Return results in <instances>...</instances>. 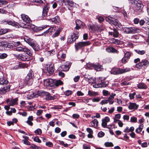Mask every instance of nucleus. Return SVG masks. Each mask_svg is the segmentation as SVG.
Instances as JSON below:
<instances>
[{
    "label": "nucleus",
    "mask_w": 149,
    "mask_h": 149,
    "mask_svg": "<svg viewBox=\"0 0 149 149\" xmlns=\"http://www.w3.org/2000/svg\"><path fill=\"white\" fill-rule=\"evenodd\" d=\"M21 17L24 22V23H20L19 24L22 28L32 29L34 31L37 32L41 31L47 27V25H42L39 27L36 26L31 23V21L28 15L23 14L21 15Z\"/></svg>",
    "instance_id": "1"
},
{
    "label": "nucleus",
    "mask_w": 149,
    "mask_h": 149,
    "mask_svg": "<svg viewBox=\"0 0 149 149\" xmlns=\"http://www.w3.org/2000/svg\"><path fill=\"white\" fill-rule=\"evenodd\" d=\"M105 80L104 78L100 77L97 79L96 81L95 78L91 77L88 79V82L89 84H95L93 85L95 88L105 87L108 85L109 81Z\"/></svg>",
    "instance_id": "2"
},
{
    "label": "nucleus",
    "mask_w": 149,
    "mask_h": 149,
    "mask_svg": "<svg viewBox=\"0 0 149 149\" xmlns=\"http://www.w3.org/2000/svg\"><path fill=\"white\" fill-rule=\"evenodd\" d=\"M123 31L127 34L134 33L140 32L139 29L136 27H123L122 28Z\"/></svg>",
    "instance_id": "3"
},
{
    "label": "nucleus",
    "mask_w": 149,
    "mask_h": 149,
    "mask_svg": "<svg viewBox=\"0 0 149 149\" xmlns=\"http://www.w3.org/2000/svg\"><path fill=\"white\" fill-rule=\"evenodd\" d=\"M130 70L129 68L121 69L119 68H113L111 71V73L114 74L123 73Z\"/></svg>",
    "instance_id": "4"
},
{
    "label": "nucleus",
    "mask_w": 149,
    "mask_h": 149,
    "mask_svg": "<svg viewBox=\"0 0 149 149\" xmlns=\"http://www.w3.org/2000/svg\"><path fill=\"white\" fill-rule=\"evenodd\" d=\"M33 74L30 71L26 77L25 82V83L29 86L33 84V79L32 78Z\"/></svg>",
    "instance_id": "5"
},
{
    "label": "nucleus",
    "mask_w": 149,
    "mask_h": 149,
    "mask_svg": "<svg viewBox=\"0 0 149 149\" xmlns=\"http://www.w3.org/2000/svg\"><path fill=\"white\" fill-rule=\"evenodd\" d=\"M90 44V43L89 41L79 42L75 44V48L76 50L77 51L83 47L89 45Z\"/></svg>",
    "instance_id": "6"
},
{
    "label": "nucleus",
    "mask_w": 149,
    "mask_h": 149,
    "mask_svg": "<svg viewBox=\"0 0 149 149\" xmlns=\"http://www.w3.org/2000/svg\"><path fill=\"white\" fill-rule=\"evenodd\" d=\"M45 68L46 70V73H48L49 74H51L53 73L54 70V64L53 63H51L48 65L47 66V67H45Z\"/></svg>",
    "instance_id": "7"
},
{
    "label": "nucleus",
    "mask_w": 149,
    "mask_h": 149,
    "mask_svg": "<svg viewBox=\"0 0 149 149\" xmlns=\"http://www.w3.org/2000/svg\"><path fill=\"white\" fill-rule=\"evenodd\" d=\"M79 36V33L77 31H74L73 35H71L69 38L68 39V41L70 43L74 41L77 39Z\"/></svg>",
    "instance_id": "8"
},
{
    "label": "nucleus",
    "mask_w": 149,
    "mask_h": 149,
    "mask_svg": "<svg viewBox=\"0 0 149 149\" xmlns=\"http://www.w3.org/2000/svg\"><path fill=\"white\" fill-rule=\"evenodd\" d=\"M44 84L47 87L54 86V80L51 79H46L44 81Z\"/></svg>",
    "instance_id": "9"
},
{
    "label": "nucleus",
    "mask_w": 149,
    "mask_h": 149,
    "mask_svg": "<svg viewBox=\"0 0 149 149\" xmlns=\"http://www.w3.org/2000/svg\"><path fill=\"white\" fill-rule=\"evenodd\" d=\"M76 29H78L80 28H84L85 26V24L80 20H77L76 21Z\"/></svg>",
    "instance_id": "10"
},
{
    "label": "nucleus",
    "mask_w": 149,
    "mask_h": 149,
    "mask_svg": "<svg viewBox=\"0 0 149 149\" xmlns=\"http://www.w3.org/2000/svg\"><path fill=\"white\" fill-rule=\"evenodd\" d=\"M24 40L27 43H28L31 46H33V43L36 41L34 40L29 38L27 36H26L24 37Z\"/></svg>",
    "instance_id": "11"
},
{
    "label": "nucleus",
    "mask_w": 149,
    "mask_h": 149,
    "mask_svg": "<svg viewBox=\"0 0 149 149\" xmlns=\"http://www.w3.org/2000/svg\"><path fill=\"white\" fill-rule=\"evenodd\" d=\"M2 22L3 23L5 24H8L9 25H10L12 26H15L16 27L17 26H18L17 23L11 20H4Z\"/></svg>",
    "instance_id": "12"
},
{
    "label": "nucleus",
    "mask_w": 149,
    "mask_h": 149,
    "mask_svg": "<svg viewBox=\"0 0 149 149\" xmlns=\"http://www.w3.org/2000/svg\"><path fill=\"white\" fill-rule=\"evenodd\" d=\"M136 3V6L135 7L136 10L139 11V12H142V8L143 7V5L140 2H137L136 1L135 2Z\"/></svg>",
    "instance_id": "13"
},
{
    "label": "nucleus",
    "mask_w": 149,
    "mask_h": 149,
    "mask_svg": "<svg viewBox=\"0 0 149 149\" xmlns=\"http://www.w3.org/2000/svg\"><path fill=\"white\" fill-rule=\"evenodd\" d=\"M70 66V65L69 62H66L65 63L64 65L61 66V67L63 71H66L69 70Z\"/></svg>",
    "instance_id": "14"
},
{
    "label": "nucleus",
    "mask_w": 149,
    "mask_h": 149,
    "mask_svg": "<svg viewBox=\"0 0 149 149\" xmlns=\"http://www.w3.org/2000/svg\"><path fill=\"white\" fill-rule=\"evenodd\" d=\"M139 105L135 103L130 102V103L128 108L130 109L134 110L136 109L138 107Z\"/></svg>",
    "instance_id": "15"
},
{
    "label": "nucleus",
    "mask_w": 149,
    "mask_h": 149,
    "mask_svg": "<svg viewBox=\"0 0 149 149\" xmlns=\"http://www.w3.org/2000/svg\"><path fill=\"white\" fill-rule=\"evenodd\" d=\"M10 90V87L9 86L1 88L0 89V94L1 95L4 94Z\"/></svg>",
    "instance_id": "16"
},
{
    "label": "nucleus",
    "mask_w": 149,
    "mask_h": 149,
    "mask_svg": "<svg viewBox=\"0 0 149 149\" xmlns=\"http://www.w3.org/2000/svg\"><path fill=\"white\" fill-rule=\"evenodd\" d=\"M18 58L19 59L23 61H28L30 58L29 56L23 54H19L18 56Z\"/></svg>",
    "instance_id": "17"
},
{
    "label": "nucleus",
    "mask_w": 149,
    "mask_h": 149,
    "mask_svg": "<svg viewBox=\"0 0 149 149\" xmlns=\"http://www.w3.org/2000/svg\"><path fill=\"white\" fill-rule=\"evenodd\" d=\"M110 121V119L108 117H106L102 120V126L104 127H106L107 126V123Z\"/></svg>",
    "instance_id": "18"
},
{
    "label": "nucleus",
    "mask_w": 149,
    "mask_h": 149,
    "mask_svg": "<svg viewBox=\"0 0 149 149\" xmlns=\"http://www.w3.org/2000/svg\"><path fill=\"white\" fill-rule=\"evenodd\" d=\"M8 83V81L4 79L2 73L0 72V84H6Z\"/></svg>",
    "instance_id": "19"
},
{
    "label": "nucleus",
    "mask_w": 149,
    "mask_h": 149,
    "mask_svg": "<svg viewBox=\"0 0 149 149\" xmlns=\"http://www.w3.org/2000/svg\"><path fill=\"white\" fill-rule=\"evenodd\" d=\"M91 66H92L97 71H100L102 69V66L99 64H91Z\"/></svg>",
    "instance_id": "20"
},
{
    "label": "nucleus",
    "mask_w": 149,
    "mask_h": 149,
    "mask_svg": "<svg viewBox=\"0 0 149 149\" xmlns=\"http://www.w3.org/2000/svg\"><path fill=\"white\" fill-rule=\"evenodd\" d=\"M16 50L18 52H25L26 50H27L26 47L22 45L17 47L16 48Z\"/></svg>",
    "instance_id": "21"
},
{
    "label": "nucleus",
    "mask_w": 149,
    "mask_h": 149,
    "mask_svg": "<svg viewBox=\"0 0 149 149\" xmlns=\"http://www.w3.org/2000/svg\"><path fill=\"white\" fill-rule=\"evenodd\" d=\"M49 21L52 22L53 23L56 24H59L60 22V19L59 17L57 16H56L52 19H50Z\"/></svg>",
    "instance_id": "22"
},
{
    "label": "nucleus",
    "mask_w": 149,
    "mask_h": 149,
    "mask_svg": "<svg viewBox=\"0 0 149 149\" xmlns=\"http://www.w3.org/2000/svg\"><path fill=\"white\" fill-rule=\"evenodd\" d=\"M66 56V54L63 53H62V52H60L58 53L57 55L58 58L62 60L65 58Z\"/></svg>",
    "instance_id": "23"
},
{
    "label": "nucleus",
    "mask_w": 149,
    "mask_h": 149,
    "mask_svg": "<svg viewBox=\"0 0 149 149\" xmlns=\"http://www.w3.org/2000/svg\"><path fill=\"white\" fill-rule=\"evenodd\" d=\"M45 95H46L45 99L47 100H54L56 98L55 96H51L50 94L48 93H46Z\"/></svg>",
    "instance_id": "24"
},
{
    "label": "nucleus",
    "mask_w": 149,
    "mask_h": 149,
    "mask_svg": "<svg viewBox=\"0 0 149 149\" xmlns=\"http://www.w3.org/2000/svg\"><path fill=\"white\" fill-rule=\"evenodd\" d=\"M111 24H113L115 26H117L119 28H120L121 26L120 23L118 21L117 19H115L114 18H113V20H112Z\"/></svg>",
    "instance_id": "25"
},
{
    "label": "nucleus",
    "mask_w": 149,
    "mask_h": 149,
    "mask_svg": "<svg viewBox=\"0 0 149 149\" xmlns=\"http://www.w3.org/2000/svg\"><path fill=\"white\" fill-rule=\"evenodd\" d=\"M49 7L47 6H45L43 8L42 12V15L44 17L46 16L47 14Z\"/></svg>",
    "instance_id": "26"
},
{
    "label": "nucleus",
    "mask_w": 149,
    "mask_h": 149,
    "mask_svg": "<svg viewBox=\"0 0 149 149\" xmlns=\"http://www.w3.org/2000/svg\"><path fill=\"white\" fill-rule=\"evenodd\" d=\"M36 51H38L40 49V47L36 41L33 43V46H31Z\"/></svg>",
    "instance_id": "27"
},
{
    "label": "nucleus",
    "mask_w": 149,
    "mask_h": 149,
    "mask_svg": "<svg viewBox=\"0 0 149 149\" xmlns=\"http://www.w3.org/2000/svg\"><path fill=\"white\" fill-rule=\"evenodd\" d=\"M33 120V116H29L28 118V120L26 122L27 124L30 126H32L33 125V123L32 122V121Z\"/></svg>",
    "instance_id": "28"
},
{
    "label": "nucleus",
    "mask_w": 149,
    "mask_h": 149,
    "mask_svg": "<svg viewBox=\"0 0 149 149\" xmlns=\"http://www.w3.org/2000/svg\"><path fill=\"white\" fill-rule=\"evenodd\" d=\"M106 51L108 52L117 53V50L112 47H109L106 49Z\"/></svg>",
    "instance_id": "29"
},
{
    "label": "nucleus",
    "mask_w": 149,
    "mask_h": 149,
    "mask_svg": "<svg viewBox=\"0 0 149 149\" xmlns=\"http://www.w3.org/2000/svg\"><path fill=\"white\" fill-rule=\"evenodd\" d=\"M64 2L65 5H68L70 7H72L74 5V3L72 1L69 0H64Z\"/></svg>",
    "instance_id": "30"
},
{
    "label": "nucleus",
    "mask_w": 149,
    "mask_h": 149,
    "mask_svg": "<svg viewBox=\"0 0 149 149\" xmlns=\"http://www.w3.org/2000/svg\"><path fill=\"white\" fill-rule=\"evenodd\" d=\"M143 124H141L139 125V127L135 130V132L137 133H139L142 131L143 128Z\"/></svg>",
    "instance_id": "31"
},
{
    "label": "nucleus",
    "mask_w": 149,
    "mask_h": 149,
    "mask_svg": "<svg viewBox=\"0 0 149 149\" xmlns=\"http://www.w3.org/2000/svg\"><path fill=\"white\" fill-rule=\"evenodd\" d=\"M141 62L143 66H148L149 65V61L146 59L142 60Z\"/></svg>",
    "instance_id": "32"
},
{
    "label": "nucleus",
    "mask_w": 149,
    "mask_h": 149,
    "mask_svg": "<svg viewBox=\"0 0 149 149\" xmlns=\"http://www.w3.org/2000/svg\"><path fill=\"white\" fill-rule=\"evenodd\" d=\"M17 100L18 99L17 98L11 100L9 103V105L11 106H13L14 105L17 104Z\"/></svg>",
    "instance_id": "33"
},
{
    "label": "nucleus",
    "mask_w": 149,
    "mask_h": 149,
    "mask_svg": "<svg viewBox=\"0 0 149 149\" xmlns=\"http://www.w3.org/2000/svg\"><path fill=\"white\" fill-rule=\"evenodd\" d=\"M98 121L96 119H94L91 122V124L92 126L95 127L97 126Z\"/></svg>",
    "instance_id": "34"
},
{
    "label": "nucleus",
    "mask_w": 149,
    "mask_h": 149,
    "mask_svg": "<svg viewBox=\"0 0 149 149\" xmlns=\"http://www.w3.org/2000/svg\"><path fill=\"white\" fill-rule=\"evenodd\" d=\"M88 95L90 96H95L98 95V93L97 92L89 90L88 91Z\"/></svg>",
    "instance_id": "35"
},
{
    "label": "nucleus",
    "mask_w": 149,
    "mask_h": 149,
    "mask_svg": "<svg viewBox=\"0 0 149 149\" xmlns=\"http://www.w3.org/2000/svg\"><path fill=\"white\" fill-rule=\"evenodd\" d=\"M54 86L55 85L56 86H58L59 85H62L63 84V82L60 80L56 81L55 80H54Z\"/></svg>",
    "instance_id": "36"
},
{
    "label": "nucleus",
    "mask_w": 149,
    "mask_h": 149,
    "mask_svg": "<svg viewBox=\"0 0 149 149\" xmlns=\"http://www.w3.org/2000/svg\"><path fill=\"white\" fill-rule=\"evenodd\" d=\"M134 51L137 54L141 55H143L145 53V51L144 50H140L139 49H135Z\"/></svg>",
    "instance_id": "37"
},
{
    "label": "nucleus",
    "mask_w": 149,
    "mask_h": 149,
    "mask_svg": "<svg viewBox=\"0 0 149 149\" xmlns=\"http://www.w3.org/2000/svg\"><path fill=\"white\" fill-rule=\"evenodd\" d=\"M138 87L140 89H146L147 88V86L144 84L142 83H139L138 85Z\"/></svg>",
    "instance_id": "38"
},
{
    "label": "nucleus",
    "mask_w": 149,
    "mask_h": 149,
    "mask_svg": "<svg viewBox=\"0 0 149 149\" xmlns=\"http://www.w3.org/2000/svg\"><path fill=\"white\" fill-rule=\"evenodd\" d=\"M88 27L89 30L94 31L95 30V26L93 24H89L88 25Z\"/></svg>",
    "instance_id": "39"
},
{
    "label": "nucleus",
    "mask_w": 149,
    "mask_h": 149,
    "mask_svg": "<svg viewBox=\"0 0 149 149\" xmlns=\"http://www.w3.org/2000/svg\"><path fill=\"white\" fill-rule=\"evenodd\" d=\"M7 47L6 45L3 42L1 43V45H0V49L1 50H3L6 49Z\"/></svg>",
    "instance_id": "40"
},
{
    "label": "nucleus",
    "mask_w": 149,
    "mask_h": 149,
    "mask_svg": "<svg viewBox=\"0 0 149 149\" xmlns=\"http://www.w3.org/2000/svg\"><path fill=\"white\" fill-rule=\"evenodd\" d=\"M56 28L55 27H51L48 30L49 33H51L54 32L56 30Z\"/></svg>",
    "instance_id": "41"
},
{
    "label": "nucleus",
    "mask_w": 149,
    "mask_h": 149,
    "mask_svg": "<svg viewBox=\"0 0 149 149\" xmlns=\"http://www.w3.org/2000/svg\"><path fill=\"white\" fill-rule=\"evenodd\" d=\"M61 31V30L60 29L56 31L55 33L52 36V37L53 38H55L58 36L60 33Z\"/></svg>",
    "instance_id": "42"
},
{
    "label": "nucleus",
    "mask_w": 149,
    "mask_h": 149,
    "mask_svg": "<svg viewBox=\"0 0 149 149\" xmlns=\"http://www.w3.org/2000/svg\"><path fill=\"white\" fill-rule=\"evenodd\" d=\"M34 133L37 135H40L42 133L41 130L39 128H38L36 130L34 131Z\"/></svg>",
    "instance_id": "43"
},
{
    "label": "nucleus",
    "mask_w": 149,
    "mask_h": 149,
    "mask_svg": "<svg viewBox=\"0 0 149 149\" xmlns=\"http://www.w3.org/2000/svg\"><path fill=\"white\" fill-rule=\"evenodd\" d=\"M113 30V36L114 37H118V31L115 29H114Z\"/></svg>",
    "instance_id": "44"
},
{
    "label": "nucleus",
    "mask_w": 149,
    "mask_h": 149,
    "mask_svg": "<svg viewBox=\"0 0 149 149\" xmlns=\"http://www.w3.org/2000/svg\"><path fill=\"white\" fill-rule=\"evenodd\" d=\"M7 3V1L4 0H0V7H2Z\"/></svg>",
    "instance_id": "45"
},
{
    "label": "nucleus",
    "mask_w": 149,
    "mask_h": 149,
    "mask_svg": "<svg viewBox=\"0 0 149 149\" xmlns=\"http://www.w3.org/2000/svg\"><path fill=\"white\" fill-rule=\"evenodd\" d=\"M113 18L111 17H108L106 18L105 19L107 22H108L110 24H111L112 22V20H113Z\"/></svg>",
    "instance_id": "46"
},
{
    "label": "nucleus",
    "mask_w": 149,
    "mask_h": 149,
    "mask_svg": "<svg viewBox=\"0 0 149 149\" xmlns=\"http://www.w3.org/2000/svg\"><path fill=\"white\" fill-rule=\"evenodd\" d=\"M104 145L106 147H111L113 146V145L111 142H107L105 143Z\"/></svg>",
    "instance_id": "47"
},
{
    "label": "nucleus",
    "mask_w": 149,
    "mask_h": 149,
    "mask_svg": "<svg viewBox=\"0 0 149 149\" xmlns=\"http://www.w3.org/2000/svg\"><path fill=\"white\" fill-rule=\"evenodd\" d=\"M102 93L104 95L107 96L109 95L110 93L107 91L104 90L102 91Z\"/></svg>",
    "instance_id": "48"
},
{
    "label": "nucleus",
    "mask_w": 149,
    "mask_h": 149,
    "mask_svg": "<svg viewBox=\"0 0 149 149\" xmlns=\"http://www.w3.org/2000/svg\"><path fill=\"white\" fill-rule=\"evenodd\" d=\"M34 141L38 143H40L41 142V141L39 139L38 136H35L33 138Z\"/></svg>",
    "instance_id": "49"
},
{
    "label": "nucleus",
    "mask_w": 149,
    "mask_h": 149,
    "mask_svg": "<svg viewBox=\"0 0 149 149\" xmlns=\"http://www.w3.org/2000/svg\"><path fill=\"white\" fill-rule=\"evenodd\" d=\"M114 98H111L109 97L107 100H108V102L109 103V104H113L114 102L113 101Z\"/></svg>",
    "instance_id": "50"
},
{
    "label": "nucleus",
    "mask_w": 149,
    "mask_h": 149,
    "mask_svg": "<svg viewBox=\"0 0 149 149\" xmlns=\"http://www.w3.org/2000/svg\"><path fill=\"white\" fill-rule=\"evenodd\" d=\"M100 100V97H98L92 99V101L93 102H98Z\"/></svg>",
    "instance_id": "51"
},
{
    "label": "nucleus",
    "mask_w": 149,
    "mask_h": 149,
    "mask_svg": "<svg viewBox=\"0 0 149 149\" xmlns=\"http://www.w3.org/2000/svg\"><path fill=\"white\" fill-rule=\"evenodd\" d=\"M72 94V91L70 90H67L64 92V94L67 96H69Z\"/></svg>",
    "instance_id": "52"
},
{
    "label": "nucleus",
    "mask_w": 149,
    "mask_h": 149,
    "mask_svg": "<svg viewBox=\"0 0 149 149\" xmlns=\"http://www.w3.org/2000/svg\"><path fill=\"white\" fill-rule=\"evenodd\" d=\"M7 32V30L4 29H0V35L5 33Z\"/></svg>",
    "instance_id": "53"
},
{
    "label": "nucleus",
    "mask_w": 149,
    "mask_h": 149,
    "mask_svg": "<svg viewBox=\"0 0 149 149\" xmlns=\"http://www.w3.org/2000/svg\"><path fill=\"white\" fill-rule=\"evenodd\" d=\"M7 56V55L5 53L2 54L0 55V59H3L6 58Z\"/></svg>",
    "instance_id": "54"
},
{
    "label": "nucleus",
    "mask_w": 149,
    "mask_h": 149,
    "mask_svg": "<svg viewBox=\"0 0 149 149\" xmlns=\"http://www.w3.org/2000/svg\"><path fill=\"white\" fill-rule=\"evenodd\" d=\"M19 66L22 68H26L27 67V65L25 63H21L19 65Z\"/></svg>",
    "instance_id": "55"
},
{
    "label": "nucleus",
    "mask_w": 149,
    "mask_h": 149,
    "mask_svg": "<svg viewBox=\"0 0 149 149\" xmlns=\"http://www.w3.org/2000/svg\"><path fill=\"white\" fill-rule=\"evenodd\" d=\"M27 50L25 51V53H26L29 56H31L32 55V54L31 51L26 48Z\"/></svg>",
    "instance_id": "56"
},
{
    "label": "nucleus",
    "mask_w": 149,
    "mask_h": 149,
    "mask_svg": "<svg viewBox=\"0 0 149 149\" xmlns=\"http://www.w3.org/2000/svg\"><path fill=\"white\" fill-rule=\"evenodd\" d=\"M130 53L129 52H127L125 53L124 57L127 58L128 59L130 58Z\"/></svg>",
    "instance_id": "57"
},
{
    "label": "nucleus",
    "mask_w": 149,
    "mask_h": 149,
    "mask_svg": "<svg viewBox=\"0 0 149 149\" xmlns=\"http://www.w3.org/2000/svg\"><path fill=\"white\" fill-rule=\"evenodd\" d=\"M31 148L33 149H41L40 147H38L35 144H32L31 146Z\"/></svg>",
    "instance_id": "58"
},
{
    "label": "nucleus",
    "mask_w": 149,
    "mask_h": 149,
    "mask_svg": "<svg viewBox=\"0 0 149 149\" xmlns=\"http://www.w3.org/2000/svg\"><path fill=\"white\" fill-rule=\"evenodd\" d=\"M136 94L135 93H130L129 95L130 99L131 100L133 99L134 98V96Z\"/></svg>",
    "instance_id": "59"
},
{
    "label": "nucleus",
    "mask_w": 149,
    "mask_h": 149,
    "mask_svg": "<svg viewBox=\"0 0 149 149\" xmlns=\"http://www.w3.org/2000/svg\"><path fill=\"white\" fill-rule=\"evenodd\" d=\"M46 146L50 147H52L53 146L52 143L50 142H46Z\"/></svg>",
    "instance_id": "60"
},
{
    "label": "nucleus",
    "mask_w": 149,
    "mask_h": 149,
    "mask_svg": "<svg viewBox=\"0 0 149 149\" xmlns=\"http://www.w3.org/2000/svg\"><path fill=\"white\" fill-rule=\"evenodd\" d=\"M130 121L132 122L135 123L137 121V118L134 117H131L130 119Z\"/></svg>",
    "instance_id": "61"
},
{
    "label": "nucleus",
    "mask_w": 149,
    "mask_h": 149,
    "mask_svg": "<svg viewBox=\"0 0 149 149\" xmlns=\"http://www.w3.org/2000/svg\"><path fill=\"white\" fill-rule=\"evenodd\" d=\"M104 133L102 132V131H101L98 133V136L100 137H102L104 136Z\"/></svg>",
    "instance_id": "62"
},
{
    "label": "nucleus",
    "mask_w": 149,
    "mask_h": 149,
    "mask_svg": "<svg viewBox=\"0 0 149 149\" xmlns=\"http://www.w3.org/2000/svg\"><path fill=\"white\" fill-rule=\"evenodd\" d=\"M128 60V59L127 58H125V57H124L122 59V62L123 63H126Z\"/></svg>",
    "instance_id": "63"
},
{
    "label": "nucleus",
    "mask_w": 149,
    "mask_h": 149,
    "mask_svg": "<svg viewBox=\"0 0 149 149\" xmlns=\"http://www.w3.org/2000/svg\"><path fill=\"white\" fill-rule=\"evenodd\" d=\"M18 114L20 115H22L23 116H26L27 115V113L25 111L23 112H19L18 113Z\"/></svg>",
    "instance_id": "64"
}]
</instances>
